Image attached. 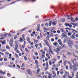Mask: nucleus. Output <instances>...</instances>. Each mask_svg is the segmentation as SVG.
<instances>
[{
    "label": "nucleus",
    "mask_w": 78,
    "mask_h": 78,
    "mask_svg": "<svg viewBox=\"0 0 78 78\" xmlns=\"http://www.w3.org/2000/svg\"><path fill=\"white\" fill-rule=\"evenodd\" d=\"M15 50L16 51V52L17 53H19V51L18 49H15Z\"/></svg>",
    "instance_id": "14"
},
{
    "label": "nucleus",
    "mask_w": 78,
    "mask_h": 78,
    "mask_svg": "<svg viewBox=\"0 0 78 78\" xmlns=\"http://www.w3.org/2000/svg\"><path fill=\"white\" fill-rule=\"evenodd\" d=\"M1 43L2 44V45L5 44H6V42H5L4 41H2L1 42Z\"/></svg>",
    "instance_id": "13"
},
{
    "label": "nucleus",
    "mask_w": 78,
    "mask_h": 78,
    "mask_svg": "<svg viewBox=\"0 0 78 78\" xmlns=\"http://www.w3.org/2000/svg\"><path fill=\"white\" fill-rule=\"evenodd\" d=\"M5 55H8V54H9V53L8 52H5Z\"/></svg>",
    "instance_id": "39"
},
{
    "label": "nucleus",
    "mask_w": 78,
    "mask_h": 78,
    "mask_svg": "<svg viewBox=\"0 0 78 78\" xmlns=\"http://www.w3.org/2000/svg\"><path fill=\"white\" fill-rule=\"evenodd\" d=\"M53 23V22L52 21H49V23L48 24V25L49 26H51V23Z\"/></svg>",
    "instance_id": "9"
},
{
    "label": "nucleus",
    "mask_w": 78,
    "mask_h": 78,
    "mask_svg": "<svg viewBox=\"0 0 78 78\" xmlns=\"http://www.w3.org/2000/svg\"><path fill=\"white\" fill-rule=\"evenodd\" d=\"M14 41H13V39L12 38H11L10 40V42H13Z\"/></svg>",
    "instance_id": "21"
},
{
    "label": "nucleus",
    "mask_w": 78,
    "mask_h": 78,
    "mask_svg": "<svg viewBox=\"0 0 78 78\" xmlns=\"http://www.w3.org/2000/svg\"><path fill=\"white\" fill-rule=\"evenodd\" d=\"M75 36L76 37H78V34H76L75 35Z\"/></svg>",
    "instance_id": "53"
},
{
    "label": "nucleus",
    "mask_w": 78,
    "mask_h": 78,
    "mask_svg": "<svg viewBox=\"0 0 78 78\" xmlns=\"http://www.w3.org/2000/svg\"><path fill=\"white\" fill-rule=\"evenodd\" d=\"M53 45H54V46H57L58 45V43L56 42H54L53 43Z\"/></svg>",
    "instance_id": "7"
},
{
    "label": "nucleus",
    "mask_w": 78,
    "mask_h": 78,
    "mask_svg": "<svg viewBox=\"0 0 78 78\" xmlns=\"http://www.w3.org/2000/svg\"><path fill=\"white\" fill-rule=\"evenodd\" d=\"M72 34H71V33H68V36H71Z\"/></svg>",
    "instance_id": "33"
},
{
    "label": "nucleus",
    "mask_w": 78,
    "mask_h": 78,
    "mask_svg": "<svg viewBox=\"0 0 78 78\" xmlns=\"http://www.w3.org/2000/svg\"><path fill=\"white\" fill-rule=\"evenodd\" d=\"M15 44H16V45H15V49H17V43H16L15 42Z\"/></svg>",
    "instance_id": "10"
},
{
    "label": "nucleus",
    "mask_w": 78,
    "mask_h": 78,
    "mask_svg": "<svg viewBox=\"0 0 78 78\" xmlns=\"http://www.w3.org/2000/svg\"><path fill=\"white\" fill-rule=\"evenodd\" d=\"M57 74L58 75H59V71H57Z\"/></svg>",
    "instance_id": "47"
},
{
    "label": "nucleus",
    "mask_w": 78,
    "mask_h": 78,
    "mask_svg": "<svg viewBox=\"0 0 78 78\" xmlns=\"http://www.w3.org/2000/svg\"><path fill=\"white\" fill-rule=\"evenodd\" d=\"M28 73L30 74V75H31V72L30 71V70H28Z\"/></svg>",
    "instance_id": "16"
},
{
    "label": "nucleus",
    "mask_w": 78,
    "mask_h": 78,
    "mask_svg": "<svg viewBox=\"0 0 78 78\" xmlns=\"http://www.w3.org/2000/svg\"><path fill=\"white\" fill-rule=\"evenodd\" d=\"M19 42H21V41H23V40L21 37L20 38V40H19Z\"/></svg>",
    "instance_id": "31"
},
{
    "label": "nucleus",
    "mask_w": 78,
    "mask_h": 78,
    "mask_svg": "<svg viewBox=\"0 0 78 78\" xmlns=\"http://www.w3.org/2000/svg\"><path fill=\"white\" fill-rule=\"evenodd\" d=\"M66 61H65V62L64 63V66H66Z\"/></svg>",
    "instance_id": "58"
},
{
    "label": "nucleus",
    "mask_w": 78,
    "mask_h": 78,
    "mask_svg": "<svg viewBox=\"0 0 78 78\" xmlns=\"http://www.w3.org/2000/svg\"><path fill=\"white\" fill-rule=\"evenodd\" d=\"M62 42H59V45H62Z\"/></svg>",
    "instance_id": "59"
},
{
    "label": "nucleus",
    "mask_w": 78,
    "mask_h": 78,
    "mask_svg": "<svg viewBox=\"0 0 78 78\" xmlns=\"http://www.w3.org/2000/svg\"><path fill=\"white\" fill-rule=\"evenodd\" d=\"M57 32L58 33H61V31H59L58 30L57 31Z\"/></svg>",
    "instance_id": "52"
},
{
    "label": "nucleus",
    "mask_w": 78,
    "mask_h": 78,
    "mask_svg": "<svg viewBox=\"0 0 78 78\" xmlns=\"http://www.w3.org/2000/svg\"><path fill=\"white\" fill-rule=\"evenodd\" d=\"M58 42H61V40H60V39L58 40Z\"/></svg>",
    "instance_id": "62"
},
{
    "label": "nucleus",
    "mask_w": 78,
    "mask_h": 78,
    "mask_svg": "<svg viewBox=\"0 0 78 78\" xmlns=\"http://www.w3.org/2000/svg\"><path fill=\"white\" fill-rule=\"evenodd\" d=\"M8 34H5L3 35H2L1 36H3L4 37H6L7 36V35H8Z\"/></svg>",
    "instance_id": "4"
},
{
    "label": "nucleus",
    "mask_w": 78,
    "mask_h": 78,
    "mask_svg": "<svg viewBox=\"0 0 78 78\" xmlns=\"http://www.w3.org/2000/svg\"><path fill=\"white\" fill-rule=\"evenodd\" d=\"M61 20L62 22H64V21H65V19L62 18L61 19Z\"/></svg>",
    "instance_id": "17"
},
{
    "label": "nucleus",
    "mask_w": 78,
    "mask_h": 78,
    "mask_svg": "<svg viewBox=\"0 0 78 78\" xmlns=\"http://www.w3.org/2000/svg\"><path fill=\"white\" fill-rule=\"evenodd\" d=\"M71 20L72 22H75V19H73L72 17L71 18Z\"/></svg>",
    "instance_id": "5"
},
{
    "label": "nucleus",
    "mask_w": 78,
    "mask_h": 78,
    "mask_svg": "<svg viewBox=\"0 0 78 78\" xmlns=\"http://www.w3.org/2000/svg\"><path fill=\"white\" fill-rule=\"evenodd\" d=\"M75 47L76 48H78V46H77V45H76L75 46Z\"/></svg>",
    "instance_id": "54"
},
{
    "label": "nucleus",
    "mask_w": 78,
    "mask_h": 78,
    "mask_svg": "<svg viewBox=\"0 0 78 78\" xmlns=\"http://www.w3.org/2000/svg\"><path fill=\"white\" fill-rule=\"evenodd\" d=\"M52 23L53 25H55L56 24V21H54Z\"/></svg>",
    "instance_id": "11"
},
{
    "label": "nucleus",
    "mask_w": 78,
    "mask_h": 78,
    "mask_svg": "<svg viewBox=\"0 0 78 78\" xmlns=\"http://www.w3.org/2000/svg\"><path fill=\"white\" fill-rule=\"evenodd\" d=\"M24 58L25 60L26 61H27V59H28V58H27V57L24 56Z\"/></svg>",
    "instance_id": "22"
},
{
    "label": "nucleus",
    "mask_w": 78,
    "mask_h": 78,
    "mask_svg": "<svg viewBox=\"0 0 78 78\" xmlns=\"http://www.w3.org/2000/svg\"><path fill=\"white\" fill-rule=\"evenodd\" d=\"M69 73H68V72L65 71V76H69Z\"/></svg>",
    "instance_id": "3"
},
{
    "label": "nucleus",
    "mask_w": 78,
    "mask_h": 78,
    "mask_svg": "<svg viewBox=\"0 0 78 78\" xmlns=\"http://www.w3.org/2000/svg\"><path fill=\"white\" fill-rule=\"evenodd\" d=\"M73 68V69H75V67H76V66H71Z\"/></svg>",
    "instance_id": "29"
},
{
    "label": "nucleus",
    "mask_w": 78,
    "mask_h": 78,
    "mask_svg": "<svg viewBox=\"0 0 78 78\" xmlns=\"http://www.w3.org/2000/svg\"><path fill=\"white\" fill-rule=\"evenodd\" d=\"M66 69H67H67H68L69 67L68 66H66Z\"/></svg>",
    "instance_id": "44"
},
{
    "label": "nucleus",
    "mask_w": 78,
    "mask_h": 78,
    "mask_svg": "<svg viewBox=\"0 0 78 78\" xmlns=\"http://www.w3.org/2000/svg\"><path fill=\"white\" fill-rule=\"evenodd\" d=\"M62 61L61 60L60 61L58 62V63L59 64H60V63H62Z\"/></svg>",
    "instance_id": "50"
},
{
    "label": "nucleus",
    "mask_w": 78,
    "mask_h": 78,
    "mask_svg": "<svg viewBox=\"0 0 78 78\" xmlns=\"http://www.w3.org/2000/svg\"><path fill=\"white\" fill-rule=\"evenodd\" d=\"M74 44V43H73V42L72 41L69 40L68 41V46L70 47L71 48H72V44Z\"/></svg>",
    "instance_id": "1"
},
{
    "label": "nucleus",
    "mask_w": 78,
    "mask_h": 78,
    "mask_svg": "<svg viewBox=\"0 0 78 78\" xmlns=\"http://www.w3.org/2000/svg\"><path fill=\"white\" fill-rule=\"evenodd\" d=\"M49 65H51L52 64V63L51 62V61H49Z\"/></svg>",
    "instance_id": "36"
},
{
    "label": "nucleus",
    "mask_w": 78,
    "mask_h": 78,
    "mask_svg": "<svg viewBox=\"0 0 78 78\" xmlns=\"http://www.w3.org/2000/svg\"><path fill=\"white\" fill-rule=\"evenodd\" d=\"M75 20H76V21H78V18L76 17V18Z\"/></svg>",
    "instance_id": "63"
},
{
    "label": "nucleus",
    "mask_w": 78,
    "mask_h": 78,
    "mask_svg": "<svg viewBox=\"0 0 78 78\" xmlns=\"http://www.w3.org/2000/svg\"><path fill=\"white\" fill-rule=\"evenodd\" d=\"M3 64V62H1L0 63V66H2Z\"/></svg>",
    "instance_id": "48"
},
{
    "label": "nucleus",
    "mask_w": 78,
    "mask_h": 78,
    "mask_svg": "<svg viewBox=\"0 0 78 78\" xmlns=\"http://www.w3.org/2000/svg\"><path fill=\"white\" fill-rule=\"evenodd\" d=\"M57 58L58 59H60V58H61V57L59 56H58L57 57Z\"/></svg>",
    "instance_id": "56"
},
{
    "label": "nucleus",
    "mask_w": 78,
    "mask_h": 78,
    "mask_svg": "<svg viewBox=\"0 0 78 78\" xmlns=\"http://www.w3.org/2000/svg\"><path fill=\"white\" fill-rule=\"evenodd\" d=\"M72 76L73 77V76H74V72H73L72 73Z\"/></svg>",
    "instance_id": "42"
},
{
    "label": "nucleus",
    "mask_w": 78,
    "mask_h": 78,
    "mask_svg": "<svg viewBox=\"0 0 78 78\" xmlns=\"http://www.w3.org/2000/svg\"><path fill=\"white\" fill-rule=\"evenodd\" d=\"M49 51L51 53H52V54H53V52H52V51L51 50V49H49Z\"/></svg>",
    "instance_id": "32"
},
{
    "label": "nucleus",
    "mask_w": 78,
    "mask_h": 78,
    "mask_svg": "<svg viewBox=\"0 0 78 78\" xmlns=\"http://www.w3.org/2000/svg\"><path fill=\"white\" fill-rule=\"evenodd\" d=\"M68 62L69 64V65L71 66H72V64L71 62H70L68 61Z\"/></svg>",
    "instance_id": "28"
},
{
    "label": "nucleus",
    "mask_w": 78,
    "mask_h": 78,
    "mask_svg": "<svg viewBox=\"0 0 78 78\" xmlns=\"http://www.w3.org/2000/svg\"><path fill=\"white\" fill-rule=\"evenodd\" d=\"M46 61H47V60H48V58H45Z\"/></svg>",
    "instance_id": "57"
},
{
    "label": "nucleus",
    "mask_w": 78,
    "mask_h": 78,
    "mask_svg": "<svg viewBox=\"0 0 78 78\" xmlns=\"http://www.w3.org/2000/svg\"><path fill=\"white\" fill-rule=\"evenodd\" d=\"M7 75L8 77H9V76H11V74H10V73H8L7 74Z\"/></svg>",
    "instance_id": "24"
},
{
    "label": "nucleus",
    "mask_w": 78,
    "mask_h": 78,
    "mask_svg": "<svg viewBox=\"0 0 78 78\" xmlns=\"http://www.w3.org/2000/svg\"><path fill=\"white\" fill-rule=\"evenodd\" d=\"M44 41L45 43L46 44V45H48H48L47 44V41L46 40H44Z\"/></svg>",
    "instance_id": "18"
},
{
    "label": "nucleus",
    "mask_w": 78,
    "mask_h": 78,
    "mask_svg": "<svg viewBox=\"0 0 78 78\" xmlns=\"http://www.w3.org/2000/svg\"><path fill=\"white\" fill-rule=\"evenodd\" d=\"M17 35L15 36L14 37V39H16L17 38Z\"/></svg>",
    "instance_id": "45"
},
{
    "label": "nucleus",
    "mask_w": 78,
    "mask_h": 78,
    "mask_svg": "<svg viewBox=\"0 0 78 78\" xmlns=\"http://www.w3.org/2000/svg\"><path fill=\"white\" fill-rule=\"evenodd\" d=\"M48 78H52V77H51V76H49Z\"/></svg>",
    "instance_id": "64"
},
{
    "label": "nucleus",
    "mask_w": 78,
    "mask_h": 78,
    "mask_svg": "<svg viewBox=\"0 0 78 78\" xmlns=\"http://www.w3.org/2000/svg\"><path fill=\"white\" fill-rule=\"evenodd\" d=\"M38 45H39V46H40V47H41V48H42V44H41V43H40L38 44Z\"/></svg>",
    "instance_id": "23"
},
{
    "label": "nucleus",
    "mask_w": 78,
    "mask_h": 78,
    "mask_svg": "<svg viewBox=\"0 0 78 78\" xmlns=\"http://www.w3.org/2000/svg\"><path fill=\"white\" fill-rule=\"evenodd\" d=\"M62 46L63 48H66V47L64 45H62Z\"/></svg>",
    "instance_id": "15"
},
{
    "label": "nucleus",
    "mask_w": 78,
    "mask_h": 78,
    "mask_svg": "<svg viewBox=\"0 0 78 78\" xmlns=\"http://www.w3.org/2000/svg\"><path fill=\"white\" fill-rule=\"evenodd\" d=\"M35 54L36 56H37L38 55V53H37V52H35Z\"/></svg>",
    "instance_id": "40"
},
{
    "label": "nucleus",
    "mask_w": 78,
    "mask_h": 78,
    "mask_svg": "<svg viewBox=\"0 0 78 78\" xmlns=\"http://www.w3.org/2000/svg\"><path fill=\"white\" fill-rule=\"evenodd\" d=\"M9 44L10 45V46H11V47H12L13 46V43H9Z\"/></svg>",
    "instance_id": "27"
},
{
    "label": "nucleus",
    "mask_w": 78,
    "mask_h": 78,
    "mask_svg": "<svg viewBox=\"0 0 78 78\" xmlns=\"http://www.w3.org/2000/svg\"><path fill=\"white\" fill-rule=\"evenodd\" d=\"M43 78H47V76L46 75H45L43 76Z\"/></svg>",
    "instance_id": "25"
},
{
    "label": "nucleus",
    "mask_w": 78,
    "mask_h": 78,
    "mask_svg": "<svg viewBox=\"0 0 78 78\" xmlns=\"http://www.w3.org/2000/svg\"><path fill=\"white\" fill-rule=\"evenodd\" d=\"M37 42H38V41L35 40L34 41V44H37Z\"/></svg>",
    "instance_id": "19"
},
{
    "label": "nucleus",
    "mask_w": 78,
    "mask_h": 78,
    "mask_svg": "<svg viewBox=\"0 0 78 78\" xmlns=\"http://www.w3.org/2000/svg\"><path fill=\"white\" fill-rule=\"evenodd\" d=\"M4 61H7V58H5L4 59Z\"/></svg>",
    "instance_id": "41"
},
{
    "label": "nucleus",
    "mask_w": 78,
    "mask_h": 78,
    "mask_svg": "<svg viewBox=\"0 0 78 78\" xmlns=\"http://www.w3.org/2000/svg\"><path fill=\"white\" fill-rule=\"evenodd\" d=\"M39 71H40V69H38L37 70V73H36L37 75H38L39 74Z\"/></svg>",
    "instance_id": "6"
},
{
    "label": "nucleus",
    "mask_w": 78,
    "mask_h": 78,
    "mask_svg": "<svg viewBox=\"0 0 78 78\" xmlns=\"http://www.w3.org/2000/svg\"><path fill=\"white\" fill-rule=\"evenodd\" d=\"M62 37H67V35L64 34V33H62Z\"/></svg>",
    "instance_id": "2"
},
{
    "label": "nucleus",
    "mask_w": 78,
    "mask_h": 78,
    "mask_svg": "<svg viewBox=\"0 0 78 78\" xmlns=\"http://www.w3.org/2000/svg\"><path fill=\"white\" fill-rule=\"evenodd\" d=\"M69 27H70V28H72V25H69Z\"/></svg>",
    "instance_id": "43"
},
{
    "label": "nucleus",
    "mask_w": 78,
    "mask_h": 78,
    "mask_svg": "<svg viewBox=\"0 0 78 78\" xmlns=\"http://www.w3.org/2000/svg\"><path fill=\"white\" fill-rule=\"evenodd\" d=\"M46 67H48V62H47L46 63Z\"/></svg>",
    "instance_id": "35"
},
{
    "label": "nucleus",
    "mask_w": 78,
    "mask_h": 78,
    "mask_svg": "<svg viewBox=\"0 0 78 78\" xmlns=\"http://www.w3.org/2000/svg\"><path fill=\"white\" fill-rule=\"evenodd\" d=\"M38 29V30H39V28L40 27V25H37Z\"/></svg>",
    "instance_id": "34"
},
{
    "label": "nucleus",
    "mask_w": 78,
    "mask_h": 78,
    "mask_svg": "<svg viewBox=\"0 0 78 78\" xmlns=\"http://www.w3.org/2000/svg\"><path fill=\"white\" fill-rule=\"evenodd\" d=\"M48 23H46L45 24V25H46V26H47V27H48Z\"/></svg>",
    "instance_id": "49"
},
{
    "label": "nucleus",
    "mask_w": 78,
    "mask_h": 78,
    "mask_svg": "<svg viewBox=\"0 0 78 78\" xmlns=\"http://www.w3.org/2000/svg\"><path fill=\"white\" fill-rule=\"evenodd\" d=\"M6 51V50L3 49V52H5V51Z\"/></svg>",
    "instance_id": "51"
},
{
    "label": "nucleus",
    "mask_w": 78,
    "mask_h": 78,
    "mask_svg": "<svg viewBox=\"0 0 78 78\" xmlns=\"http://www.w3.org/2000/svg\"><path fill=\"white\" fill-rule=\"evenodd\" d=\"M67 53L69 55H71V53H70L69 52H67Z\"/></svg>",
    "instance_id": "38"
},
{
    "label": "nucleus",
    "mask_w": 78,
    "mask_h": 78,
    "mask_svg": "<svg viewBox=\"0 0 78 78\" xmlns=\"http://www.w3.org/2000/svg\"><path fill=\"white\" fill-rule=\"evenodd\" d=\"M51 41H52V42H53V41H54V39L53 38H52L51 40Z\"/></svg>",
    "instance_id": "61"
},
{
    "label": "nucleus",
    "mask_w": 78,
    "mask_h": 78,
    "mask_svg": "<svg viewBox=\"0 0 78 78\" xmlns=\"http://www.w3.org/2000/svg\"><path fill=\"white\" fill-rule=\"evenodd\" d=\"M15 55L16 56V58H19V55L17 54H15Z\"/></svg>",
    "instance_id": "30"
},
{
    "label": "nucleus",
    "mask_w": 78,
    "mask_h": 78,
    "mask_svg": "<svg viewBox=\"0 0 78 78\" xmlns=\"http://www.w3.org/2000/svg\"><path fill=\"white\" fill-rule=\"evenodd\" d=\"M48 67H46L45 68V70L46 71L47 70V69H48Z\"/></svg>",
    "instance_id": "55"
},
{
    "label": "nucleus",
    "mask_w": 78,
    "mask_h": 78,
    "mask_svg": "<svg viewBox=\"0 0 78 78\" xmlns=\"http://www.w3.org/2000/svg\"><path fill=\"white\" fill-rule=\"evenodd\" d=\"M71 38L72 39H75V34H73L72 36L71 37Z\"/></svg>",
    "instance_id": "8"
},
{
    "label": "nucleus",
    "mask_w": 78,
    "mask_h": 78,
    "mask_svg": "<svg viewBox=\"0 0 78 78\" xmlns=\"http://www.w3.org/2000/svg\"><path fill=\"white\" fill-rule=\"evenodd\" d=\"M31 48H33V47L32 46L31 47H28V48L31 49Z\"/></svg>",
    "instance_id": "46"
},
{
    "label": "nucleus",
    "mask_w": 78,
    "mask_h": 78,
    "mask_svg": "<svg viewBox=\"0 0 78 78\" xmlns=\"http://www.w3.org/2000/svg\"><path fill=\"white\" fill-rule=\"evenodd\" d=\"M65 25L66 27H67L69 25V23H65Z\"/></svg>",
    "instance_id": "26"
},
{
    "label": "nucleus",
    "mask_w": 78,
    "mask_h": 78,
    "mask_svg": "<svg viewBox=\"0 0 78 78\" xmlns=\"http://www.w3.org/2000/svg\"><path fill=\"white\" fill-rule=\"evenodd\" d=\"M60 30L62 33H64V29L63 28L60 29Z\"/></svg>",
    "instance_id": "12"
},
{
    "label": "nucleus",
    "mask_w": 78,
    "mask_h": 78,
    "mask_svg": "<svg viewBox=\"0 0 78 78\" xmlns=\"http://www.w3.org/2000/svg\"><path fill=\"white\" fill-rule=\"evenodd\" d=\"M6 48L7 49H9V46H6Z\"/></svg>",
    "instance_id": "37"
},
{
    "label": "nucleus",
    "mask_w": 78,
    "mask_h": 78,
    "mask_svg": "<svg viewBox=\"0 0 78 78\" xmlns=\"http://www.w3.org/2000/svg\"><path fill=\"white\" fill-rule=\"evenodd\" d=\"M35 62L36 64H37V63L38 62H37V60H35Z\"/></svg>",
    "instance_id": "60"
},
{
    "label": "nucleus",
    "mask_w": 78,
    "mask_h": 78,
    "mask_svg": "<svg viewBox=\"0 0 78 78\" xmlns=\"http://www.w3.org/2000/svg\"><path fill=\"white\" fill-rule=\"evenodd\" d=\"M77 65H78V62H76L75 63H74V66H76Z\"/></svg>",
    "instance_id": "20"
}]
</instances>
